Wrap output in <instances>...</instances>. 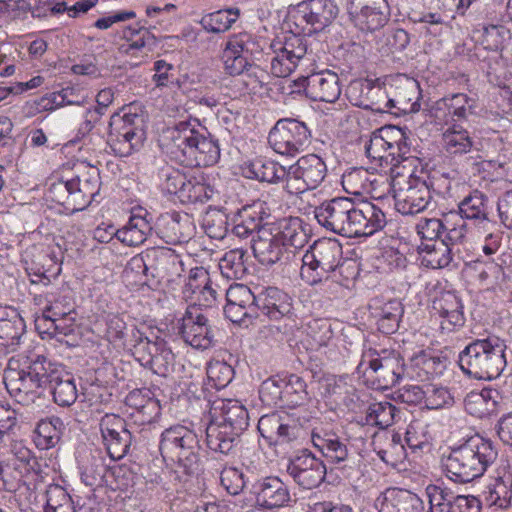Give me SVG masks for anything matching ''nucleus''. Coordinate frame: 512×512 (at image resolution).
I'll list each match as a JSON object with an SVG mask.
<instances>
[{"label": "nucleus", "instance_id": "1", "mask_svg": "<svg viewBox=\"0 0 512 512\" xmlns=\"http://www.w3.org/2000/svg\"><path fill=\"white\" fill-rule=\"evenodd\" d=\"M166 136L171 158L186 167H209L220 159L218 138L196 118L176 122Z\"/></svg>", "mask_w": 512, "mask_h": 512}, {"label": "nucleus", "instance_id": "2", "mask_svg": "<svg viewBox=\"0 0 512 512\" xmlns=\"http://www.w3.org/2000/svg\"><path fill=\"white\" fill-rule=\"evenodd\" d=\"M498 449L488 438L474 434L452 447L442 460L446 476L455 483H468L481 477L497 460Z\"/></svg>", "mask_w": 512, "mask_h": 512}, {"label": "nucleus", "instance_id": "3", "mask_svg": "<svg viewBox=\"0 0 512 512\" xmlns=\"http://www.w3.org/2000/svg\"><path fill=\"white\" fill-rule=\"evenodd\" d=\"M159 451L166 463L176 466V473L188 480L203 472L198 434L184 425H173L160 435Z\"/></svg>", "mask_w": 512, "mask_h": 512}, {"label": "nucleus", "instance_id": "4", "mask_svg": "<svg viewBox=\"0 0 512 512\" xmlns=\"http://www.w3.org/2000/svg\"><path fill=\"white\" fill-rule=\"evenodd\" d=\"M506 344L495 335L471 341L458 356L461 370L478 380L496 379L506 367Z\"/></svg>", "mask_w": 512, "mask_h": 512}, {"label": "nucleus", "instance_id": "5", "mask_svg": "<svg viewBox=\"0 0 512 512\" xmlns=\"http://www.w3.org/2000/svg\"><path fill=\"white\" fill-rule=\"evenodd\" d=\"M50 367L51 360L38 355L21 369L5 370L3 381L8 393L19 403L34 402L47 389L48 378L54 376Z\"/></svg>", "mask_w": 512, "mask_h": 512}, {"label": "nucleus", "instance_id": "6", "mask_svg": "<svg viewBox=\"0 0 512 512\" xmlns=\"http://www.w3.org/2000/svg\"><path fill=\"white\" fill-rule=\"evenodd\" d=\"M221 421L206 428L207 447L228 455L237 445L240 435L249 425L247 409L238 401L228 400L221 406Z\"/></svg>", "mask_w": 512, "mask_h": 512}, {"label": "nucleus", "instance_id": "7", "mask_svg": "<svg viewBox=\"0 0 512 512\" xmlns=\"http://www.w3.org/2000/svg\"><path fill=\"white\" fill-rule=\"evenodd\" d=\"M342 254V246L336 239L317 240L302 258V279L311 286L339 280L335 271Z\"/></svg>", "mask_w": 512, "mask_h": 512}, {"label": "nucleus", "instance_id": "8", "mask_svg": "<svg viewBox=\"0 0 512 512\" xmlns=\"http://www.w3.org/2000/svg\"><path fill=\"white\" fill-rule=\"evenodd\" d=\"M100 176L96 167H85V171L67 181L51 184L49 197L71 213L87 208L99 192Z\"/></svg>", "mask_w": 512, "mask_h": 512}, {"label": "nucleus", "instance_id": "9", "mask_svg": "<svg viewBox=\"0 0 512 512\" xmlns=\"http://www.w3.org/2000/svg\"><path fill=\"white\" fill-rule=\"evenodd\" d=\"M131 336L135 342L133 355L143 367L164 378L173 372L175 355L164 339L155 337V340H151L135 327L131 330Z\"/></svg>", "mask_w": 512, "mask_h": 512}, {"label": "nucleus", "instance_id": "10", "mask_svg": "<svg viewBox=\"0 0 512 512\" xmlns=\"http://www.w3.org/2000/svg\"><path fill=\"white\" fill-rule=\"evenodd\" d=\"M268 142L276 153L294 156L311 143V130L298 119H279L269 132Z\"/></svg>", "mask_w": 512, "mask_h": 512}, {"label": "nucleus", "instance_id": "11", "mask_svg": "<svg viewBox=\"0 0 512 512\" xmlns=\"http://www.w3.org/2000/svg\"><path fill=\"white\" fill-rule=\"evenodd\" d=\"M258 431L269 445L285 449L299 444L304 431L287 413H271L260 417Z\"/></svg>", "mask_w": 512, "mask_h": 512}, {"label": "nucleus", "instance_id": "12", "mask_svg": "<svg viewBox=\"0 0 512 512\" xmlns=\"http://www.w3.org/2000/svg\"><path fill=\"white\" fill-rule=\"evenodd\" d=\"M367 364L382 389L394 387L404 374V360L395 350L369 348L362 354L360 366Z\"/></svg>", "mask_w": 512, "mask_h": 512}, {"label": "nucleus", "instance_id": "13", "mask_svg": "<svg viewBox=\"0 0 512 512\" xmlns=\"http://www.w3.org/2000/svg\"><path fill=\"white\" fill-rule=\"evenodd\" d=\"M327 166L316 154L300 157L288 168L286 190L290 194H301L316 189L325 179Z\"/></svg>", "mask_w": 512, "mask_h": 512}, {"label": "nucleus", "instance_id": "14", "mask_svg": "<svg viewBox=\"0 0 512 512\" xmlns=\"http://www.w3.org/2000/svg\"><path fill=\"white\" fill-rule=\"evenodd\" d=\"M355 203L348 197H336L324 201L314 210L318 223L336 234L352 238V213Z\"/></svg>", "mask_w": 512, "mask_h": 512}, {"label": "nucleus", "instance_id": "15", "mask_svg": "<svg viewBox=\"0 0 512 512\" xmlns=\"http://www.w3.org/2000/svg\"><path fill=\"white\" fill-rule=\"evenodd\" d=\"M286 472L299 487L313 489L325 481L327 469L320 458L309 449L303 448L288 459Z\"/></svg>", "mask_w": 512, "mask_h": 512}, {"label": "nucleus", "instance_id": "16", "mask_svg": "<svg viewBox=\"0 0 512 512\" xmlns=\"http://www.w3.org/2000/svg\"><path fill=\"white\" fill-rule=\"evenodd\" d=\"M99 430L102 443L111 459L120 460L129 453L134 436L124 418L107 413L100 419Z\"/></svg>", "mask_w": 512, "mask_h": 512}, {"label": "nucleus", "instance_id": "17", "mask_svg": "<svg viewBox=\"0 0 512 512\" xmlns=\"http://www.w3.org/2000/svg\"><path fill=\"white\" fill-rule=\"evenodd\" d=\"M271 73L276 77L289 76L308 52L305 36L292 34L284 42L272 43Z\"/></svg>", "mask_w": 512, "mask_h": 512}, {"label": "nucleus", "instance_id": "18", "mask_svg": "<svg viewBox=\"0 0 512 512\" xmlns=\"http://www.w3.org/2000/svg\"><path fill=\"white\" fill-rule=\"evenodd\" d=\"M226 299L224 313L231 322L248 327L260 317L255 294L248 286H230L226 292Z\"/></svg>", "mask_w": 512, "mask_h": 512}, {"label": "nucleus", "instance_id": "19", "mask_svg": "<svg viewBox=\"0 0 512 512\" xmlns=\"http://www.w3.org/2000/svg\"><path fill=\"white\" fill-rule=\"evenodd\" d=\"M295 18L309 26V34L326 30L338 17L335 0H303L294 6Z\"/></svg>", "mask_w": 512, "mask_h": 512}, {"label": "nucleus", "instance_id": "20", "mask_svg": "<svg viewBox=\"0 0 512 512\" xmlns=\"http://www.w3.org/2000/svg\"><path fill=\"white\" fill-rule=\"evenodd\" d=\"M178 333L190 346L196 349H208L214 344V332L208 318L197 306H188L180 320Z\"/></svg>", "mask_w": 512, "mask_h": 512}, {"label": "nucleus", "instance_id": "21", "mask_svg": "<svg viewBox=\"0 0 512 512\" xmlns=\"http://www.w3.org/2000/svg\"><path fill=\"white\" fill-rule=\"evenodd\" d=\"M432 193L427 182L411 175L405 186L394 191L395 207L403 215L424 211L432 201Z\"/></svg>", "mask_w": 512, "mask_h": 512}, {"label": "nucleus", "instance_id": "22", "mask_svg": "<svg viewBox=\"0 0 512 512\" xmlns=\"http://www.w3.org/2000/svg\"><path fill=\"white\" fill-rule=\"evenodd\" d=\"M155 233L165 243L177 245L188 242L195 234L193 218L184 212H166L155 223Z\"/></svg>", "mask_w": 512, "mask_h": 512}, {"label": "nucleus", "instance_id": "23", "mask_svg": "<svg viewBox=\"0 0 512 512\" xmlns=\"http://www.w3.org/2000/svg\"><path fill=\"white\" fill-rule=\"evenodd\" d=\"M311 440L328 462L340 468L351 467L350 463H354L355 453L347 438H342L334 432L313 431Z\"/></svg>", "mask_w": 512, "mask_h": 512}, {"label": "nucleus", "instance_id": "24", "mask_svg": "<svg viewBox=\"0 0 512 512\" xmlns=\"http://www.w3.org/2000/svg\"><path fill=\"white\" fill-rule=\"evenodd\" d=\"M256 503L266 509L288 506L291 494L288 486L276 476H267L256 480L251 487Z\"/></svg>", "mask_w": 512, "mask_h": 512}, {"label": "nucleus", "instance_id": "25", "mask_svg": "<svg viewBox=\"0 0 512 512\" xmlns=\"http://www.w3.org/2000/svg\"><path fill=\"white\" fill-rule=\"evenodd\" d=\"M256 297L259 316L263 315L272 321L291 319L293 313V300L291 296L277 287H267L261 290Z\"/></svg>", "mask_w": 512, "mask_h": 512}, {"label": "nucleus", "instance_id": "26", "mask_svg": "<svg viewBox=\"0 0 512 512\" xmlns=\"http://www.w3.org/2000/svg\"><path fill=\"white\" fill-rule=\"evenodd\" d=\"M352 216V238L371 236L387 224L385 213L370 202L355 205Z\"/></svg>", "mask_w": 512, "mask_h": 512}, {"label": "nucleus", "instance_id": "27", "mask_svg": "<svg viewBox=\"0 0 512 512\" xmlns=\"http://www.w3.org/2000/svg\"><path fill=\"white\" fill-rule=\"evenodd\" d=\"M306 95L314 101L335 102L341 94L339 77L329 70L313 73L303 79Z\"/></svg>", "mask_w": 512, "mask_h": 512}, {"label": "nucleus", "instance_id": "28", "mask_svg": "<svg viewBox=\"0 0 512 512\" xmlns=\"http://www.w3.org/2000/svg\"><path fill=\"white\" fill-rule=\"evenodd\" d=\"M432 309L443 320L441 328L447 331H453L462 327L465 323L463 304L460 298L451 291L441 292L432 303Z\"/></svg>", "mask_w": 512, "mask_h": 512}, {"label": "nucleus", "instance_id": "29", "mask_svg": "<svg viewBox=\"0 0 512 512\" xmlns=\"http://www.w3.org/2000/svg\"><path fill=\"white\" fill-rule=\"evenodd\" d=\"M388 100L386 108H396L401 112H415L420 109L418 99L420 95L419 84L417 81L409 78H401L397 84H391L386 91Z\"/></svg>", "mask_w": 512, "mask_h": 512}, {"label": "nucleus", "instance_id": "30", "mask_svg": "<svg viewBox=\"0 0 512 512\" xmlns=\"http://www.w3.org/2000/svg\"><path fill=\"white\" fill-rule=\"evenodd\" d=\"M145 127L144 115L135 105H129L113 113L108 122V130L130 133V137L135 141L146 139Z\"/></svg>", "mask_w": 512, "mask_h": 512}, {"label": "nucleus", "instance_id": "31", "mask_svg": "<svg viewBox=\"0 0 512 512\" xmlns=\"http://www.w3.org/2000/svg\"><path fill=\"white\" fill-rule=\"evenodd\" d=\"M243 36H235L230 39L223 51L224 69L230 76H237L251 67L252 52L250 43Z\"/></svg>", "mask_w": 512, "mask_h": 512}, {"label": "nucleus", "instance_id": "32", "mask_svg": "<svg viewBox=\"0 0 512 512\" xmlns=\"http://www.w3.org/2000/svg\"><path fill=\"white\" fill-rule=\"evenodd\" d=\"M51 366V374H54V376L53 378H48L47 388L50 389L53 400L57 405L69 407L77 399V389L74 378L69 373L65 372L60 364L51 361Z\"/></svg>", "mask_w": 512, "mask_h": 512}, {"label": "nucleus", "instance_id": "33", "mask_svg": "<svg viewBox=\"0 0 512 512\" xmlns=\"http://www.w3.org/2000/svg\"><path fill=\"white\" fill-rule=\"evenodd\" d=\"M251 248L257 260L263 265H272L278 262L285 250L283 242L265 225L253 236Z\"/></svg>", "mask_w": 512, "mask_h": 512}, {"label": "nucleus", "instance_id": "34", "mask_svg": "<svg viewBox=\"0 0 512 512\" xmlns=\"http://www.w3.org/2000/svg\"><path fill=\"white\" fill-rule=\"evenodd\" d=\"M267 225L278 239L283 242L284 248L290 246L300 249L308 242V232L304 227L302 219L299 217L281 218Z\"/></svg>", "mask_w": 512, "mask_h": 512}, {"label": "nucleus", "instance_id": "35", "mask_svg": "<svg viewBox=\"0 0 512 512\" xmlns=\"http://www.w3.org/2000/svg\"><path fill=\"white\" fill-rule=\"evenodd\" d=\"M442 140L443 148L447 156L452 159H461L464 157L466 161H469L474 159V157L472 155L467 157L466 155L478 152V150L474 148L475 143L470 133L458 124H454L448 128L443 133Z\"/></svg>", "mask_w": 512, "mask_h": 512}, {"label": "nucleus", "instance_id": "36", "mask_svg": "<svg viewBox=\"0 0 512 512\" xmlns=\"http://www.w3.org/2000/svg\"><path fill=\"white\" fill-rule=\"evenodd\" d=\"M423 500L414 492L389 488L383 494L380 512H424Z\"/></svg>", "mask_w": 512, "mask_h": 512}, {"label": "nucleus", "instance_id": "37", "mask_svg": "<svg viewBox=\"0 0 512 512\" xmlns=\"http://www.w3.org/2000/svg\"><path fill=\"white\" fill-rule=\"evenodd\" d=\"M458 213L461 220H470L475 223L489 221L488 197L479 190H473L458 204Z\"/></svg>", "mask_w": 512, "mask_h": 512}, {"label": "nucleus", "instance_id": "38", "mask_svg": "<svg viewBox=\"0 0 512 512\" xmlns=\"http://www.w3.org/2000/svg\"><path fill=\"white\" fill-rule=\"evenodd\" d=\"M25 322L20 314L12 310L6 318H0V346L14 352L25 332Z\"/></svg>", "mask_w": 512, "mask_h": 512}, {"label": "nucleus", "instance_id": "39", "mask_svg": "<svg viewBox=\"0 0 512 512\" xmlns=\"http://www.w3.org/2000/svg\"><path fill=\"white\" fill-rule=\"evenodd\" d=\"M351 21L361 31L373 32L381 29L389 20V11L367 10L359 8L354 2L348 7Z\"/></svg>", "mask_w": 512, "mask_h": 512}, {"label": "nucleus", "instance_id": "40", "mask_svg": "<svg viewBox=\"0 0 512 512\" xmlns=\"http://www.w3.org/2000/svg\"><path fill=\"white\" fill-rule=\"evenodd\" d=\"M153 227L145 216L132 215L128 223L118 229L117 239L127 246H138L146 240Z\"/></svg>", "mask_w": 512, "mask_h": 512}, {"label": "nucleus", "instance_id": "41", "mask_svg": "<svg viewBox=\"0 0 512 512\" xmlns=\"http://www.w3.org/2000/svg\"><path fill=\"white\" fill-rule=\"evenodd\" d=\"M436 105L438 109L445 107L454 121L468 120L471 115L476 113V100L465 93L446 96L437 101Z\"/></svg>", "mask_w": 512, "mask_h": 512}, {"label": "nucleus", "instance_id": "42", "mask_svg": "<svg viewBox=\"0 0 512 512\" xmlns=\"http://www.w3.org/2000/svg\"><path fill=\"white\" fill-rule=\"evenodd\" d=\"M249 178L268 183H279L288 179V169L278 163L265 160L255 159L248 167Z\"/></svg>", "mask_w": 512, "mask_h": 512}, {"label": "nucleus", "instance_id": "43", "mask_svg": "<svg viewBox=\"0 0 512 512\" xmlns=\"http://www.w3.org/2000/svg\"><path fill=\"white\" fill-rule=\"evenodd\" d=\"M65 429L64 422L59 417H50L39 421L36 427L37 445L49 449L57 445Z\"/></svg>", "mask_w": 512, "mask_h": 512}, {"label": "nucleus", "instance_id": "44", "mask_svg": "<svg viewBox=\"0 0 512 512\" xmlns=\"http://www.w3.org/2000/svg\"><path fill=\"white\" fill-rule=\"evenodd\" d=\"M420 249L426 252L425 258L427 266L433 269L445 268L450 265L453 260L455 250L452 246H448L446 242L437 241L433 243L421 242Z\"/></svg>", "mask_w": 512, "mask_h": 512}, {"label": "nucleus", "instance_id": "45", "mask_svg": "<svg viewBox=\"0 0 512 512\" xmlns=\"http://www.w3.org/2000/svg\"><path fill=\"white\" fill-rule=\"evenodd\" d=\"M283 405L296 407L308 400L307 384L298 375L291 374L283 378Z\"/></svg>", "mask_w": 512, "mask_h": 512}, {"label": "nucleus", "instance_id": "46", "mask_svg": "<svg viewBox=\"0 0 512 512\" xmlns=\"http://www.w3.org/2000/svg\"><path fill=\"white\" fill-rule=\"evenodd\" d=\"M403 313L404 308L399 300L393 299L385 303L377 321L378 330L385 335L395 333L399 328Z\"/></svg>", "mask_w": 512, "mask_h": 512}, {"label": "nucleus", "instance_id": "47", "mask_svg": "<svg viewBox=\"0 0 512 512\" xmlns=\"http://www.w3.org/2000/svg\"><path fill=\"white\" fill-rule=\"evenodd\" d=\"M239 11L233 9L218 10L204 15L200 20L203 29L209 33H224L236 22Z\"/></svg>", "mask_w": 512, "mask_h": 512}, {"label": "nucleus", "instance_id": "48", "mask_svg": "<svg viewBox=\"0 0 512 512\" xmlns=\"http://www.w3.org/2000/svg\"><path fill=\"white\" fill-rule=\"evenodd\" d=\"M446 362L445 357L435 356L423 351L415 357L414 367L418 369V377L429 380L443 374L446 369Z\"/></svg>", "mask_w": 512, "mask_h": 512}, {"label": "nucleus", "instance_id": "49", "mask_svg": "<svg viewBox=\"0 0 512 512\" xmlns=\"http://www.w3.org/2000/svg\"><path fill=\"white\" fill-rule=\"evenodd\" d=\"M512 498V475L505 473L495 479L492 486L489 487L486 500L490 505L499 508H507Z\"/></svg>", "mask_w": 512, "mask_h": 512}, {"label": "nucleus", "instance_id": "50", "mask_svg": "<svg viewBox=\"0 0 512 512\" xmlns=\"http://www.w3.org/2000/svg\"><path fill=\"white\" fill-rule=\"evenodd\" d=\"M429 502L428 512H451L455 493L442 485L430 484L426 487Z\"/></svg>", "mask_w": 512, "mask_h": 512}, {"label": "nucleus", "instance_id": "51", "mask_svg": "<svg viewBox=\"0 0 512 512\" xmlns=\"http://www.w3.org/2000/svg\"><path fill=\"white\" fill-rule=\"evenodd\" d=\"M209 383L217 390L225 388L234 378L233 367L225 361L212 359L206 367Z\"/></svg>", "mask_w": 512, "mask_h": 512}, {"label": "nucleus", "instance_id": "52", "mask_svg": "<svg viewBox=\"0 0 512 512\" xmlns=\"http://www.w3.org/2000/svg\"><path fill=\"white\" fill-rule=\"evenodd\" d=\"M45 300L47 302L45 308L42 311V315L36 317L35 326L36 329H41L42 322H49L53 318H61L64 316H68L71 314V307L69 303H64L65 298L62 300L55 297L54 293H47L45 295Z\"/></svg>", "mask_w": 512, "mask_h": 512}, {"label": "nucleus", "instance_id": "53", "mask_svg": "<svg viewBox=\"0 0 512 512\" xmlns=\"http://www.w3.org/2000/svg\"><path fill=\"white\" fill-rule=\"evenodd\" d=\"M130 133L108 130V144L114 153L120 157H128L134 152L139 151L145 140H133Z\"/></svg>", "mask_w": 512, "mask_h": 512}, {"label": "nucleus", "instance_id": "54", "mask_svg": "<svg viewBox=\"0 0 512 512\" xmlns=\"http://www.w3.org/2000/svg\"><path fill=\"white\" fill-rule=\"evenodd\" d=\"M397 408L390 402H379L369 406L366 420L369 424L385 429L393 424Z\"/></svg>", "mask_w": 512, "mask_h": 512}, {"label": "nucleus", "instance_id": "55", "mask_svg": "<svg viewBox=\"0 0 512 512\" xmlns=\"http://www.w3.org/2000/svg\"><path fill=\"white\" fill-rule=\"evenodd\" d=\"M159 177L163 190L168 194L177 195L182 200L183 189L188 182L187 176L172 166H166L160 170Z\"/></svg>", "mask_w": 512, "mask_h": 512}, {"label": "nucleus", "instance_id": "56", "mask_svg": "<svg viewBox=\"0 0 512 512\" xmlns=\"http://www.w3.org/2000/svg\"><path fill=\"white\" fill-rule=\"evenodd\" d=\"M20 429L17 412L0 403V445L13 441Z\"/></svg>", "mask_w": 512, "mask_h": 512}, {"label": "nucleus", "instance_id": "57", "mask_svg": "<svg viewBox=\"0 0 512 512\" xmlns=\"http://www.w3.org/2000/svg\"><path fill=\"white\" fill-rule=\"evenodd\" d=\"M243 256L244 254L240 250H231L225 253L219 262L221 274L227 279H241L246 272Z\"/></svg>", "mask_w": 512, "mask_h": 512}, {"label": "nucleus", "instance_id": "58", "mask_svg": "<svg viewBox=\"0 0 512 512\" xmlns=\"http://www.w3.org/2000/svg\"><path fill=\"white\" fill-rule=\"evenodd\" d=\"M283 378L270 377L262 382L259 396L263 403L283 407Z\"/></svg>", "mask_w": 512, "mask_h": 512}, {"label": "nucleus", "instance_id": "59", "mask_svg": "<svg viewBox=\"0 0 512 512\" xmlns=\"http://www.w3.org/2000/svg\"><path fill=\"white\" fill-rule=\"evenodd\" d=\"M444 228L445 221L438 218H422L416 225L417 233L424 243L440 241Z\"/></svg>", "mask_w": 512, "mask_h": 512}, {"label": "nucleus", "instance_id": "60", "mask_svg": "<svg viewBox=\"0 0 512 512\" xmlns=\"http://www.w3.org/2000/svg\"><path fill=\"white\" fill-rule=\"evenodd\" d=\"M106 470L107 468L101 459H93L90 463L83 466L81 481L93 490L97 487H102Z\"/></svg>", "mask_w": 512, "mask_h": 512}, {"label": "nucleus", "instance_id": "61", "mask_svg": "<svg viewBox=\"0 0 512 512\" xmlns=\"http://www.w3.org/2000/svg\"><path fill=\"white\" fill-rule=\"evenodd\" d=\"M220 483L229 494L238 495L246 486L245 475L235 467H224L220 471Z\"/></svg>", "mask_w": 512, "mask_h": 512}, {"label": "nucleus", "instance_id": "62", "mask_svg": "<svg viewBox=\"0 0 512 512\" xmlns=\"http://www.w3.org/2000/svg\"><path fill=\"white\" fill-rule=\"evenodd\" d=\"M425 405L428 409H441L453 403V397L444 387H438L433 384L425 385Z\"/></svg>", "mask_w": 512, "mask_h": 512}, {"label": "nucleus", "instance_id": "63", "mask_svg": "<svg viewBox=\"0 0 512 512\" xmlns=\"http://www.w3.org/2000/svg\"><path fill=\"white\" fill-rule=\"evenodd\" d=\"M385 47H382L383 53L402 52L410 43V35L401 28L390 29L384 35Z\"/></svg>", "mask_w": 512, "mask_h": 512}, {"label": "nucleus", "instance_id": "64", "mask_svg": "<svg viewBox=\"0 0 512 512\" xmlns=\"http://www.w3.org/2000/svg\"><path fill=\"white\" fill-rule=\"evenodd\" d=\"M509 31L502 25H490L484 27L482 44L484 48L491 51H498L502 48Z\"/></svg>", "mask_w": 512, "mask_h": 512}]
</instances>
